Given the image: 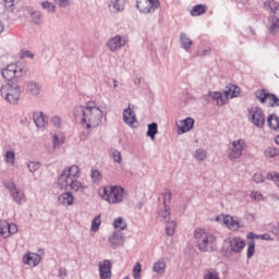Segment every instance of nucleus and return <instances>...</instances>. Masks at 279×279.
I'll list each match as a JSON object with an SVG mask.
<instances>
[{"mask_svg": "<svg viewBox=\"0 0 279 279\" xmlns=\"http://www.w3.org/2000/svg\"><path fill=\"white\" fill-rule=\"evenodd\" d=\"M194 243L199 252H213L215 246V235L206 233L204 229L194 231Z\"/></svg>", "mask_w": 279, "mask_h": 279, "instance_id": "f257e3e1", "label": "nucleus"}, {"mask_svg": "<svg viewBox=\"0 0 279 279\" xmlns=\"http://www.w3.org/2000/svg\"><path fill=\"white\" fill-rule=\"evenodd\" d=\"M123 193H125V190L119 185H105L99 195L109 204H121L123 202Z\"/></svg>", "mask_w": 279, "mask_h": 279, "instance_id": "f03ea898", "label": "nucleus"}, {"mask_svg": "<svg viewBox=\"0 0 279 279\" xmlns=\"http://www.w3.org/2000/svg\"><path fill=\"white\" fill-rule=\"evenodd\" d=\"M101 119H104V111H101V109H86L85 118H83V123H85L86 130H90V128H97L98 125H100Z\"/></svg>", "mask_w": 279, "mask_h": 279, "instance_id": "7ed1b4c3", "label": "nucleus"}, {"mask_svg": "<svg viewBox=\"0 0 279 279\" xmlns=\"http://www.w3.org/2000/svg\"><path fill=\"white\" fill-rule=\"evenodd\" d=\"M1 73H2V77L7 80L9 84H12V82H16L19 77H23V75H25L27 71L12 63V64H9L7 68L2 69Z\"/></svg>", "mask_w": 279, "mask_h": 279, "instance_id": "20e7f679", "label": "nucleus"}, {"mask_svg": "<svg viewBox=\"0 0 279 279\" xmlns=\"http://www.w3.org/2000/svg\"><path fill=\"white\" fill-rule=\"evenodd\" d=\"M248 114L251 117V123L255 125V128H265V111H263V108L256 106V107H251L248 109Z\"/></svg>", "mask_w": 279, "mask_h": 279, "instance_id": "39448f33", "label": "nucleus"}, {"mask_svg": "<svg viewBox=\"0 0 279 279\" xmlns=\"http://www.w3.org/2000/svg\"><path fill=\"white\" fill-rule=\"evenodd\" d=\"M136 8L143 14H151L160 8V0H137Z\"/></svg>", "mask_w": 279, "mask_h": 279, "instance_id": "423d86ee", "label": "nucleus"}, {"mask_svg": "<svg viewBox=\"0 0 279 279\" xmlns=\"http://www.w3.org/2000/svg\"><path fill=\"white\" fill-rule=\"evenodd\" d=\"M256 99L260 100V104H266L267 99H270L269 107L270 108H278L279 107V98L276 94H271L267 92V89H258L255 92Z\"/></svg>", "mask_w": 279, "mask_h": 279, "instance_id": "0eeeda50", "label": "nucleus"}, {"mask_svg": "<svg viewBox=\"0 0 279 279\" xmlns=\"http://www.w3.org/2000/svg\"><path fill=\"white\" fill-rule=\"evenodd\" d=\"M5 187L9 190L10 195L15 204L21 205L25 202V192L16 186L14 182H7Z\"/></svg>", "mask_w": 279, "mask_h": 279, "instance_id": "6e6552de", "label": "nucleus"}, {"mask_svg": "<svg viewBox=\"0 0 279 279\" xmlns=\"http://www.w3.org/2000/svg\"><path fill=\"white\" fill-rule=\"evenodd\" d=\"M80 178V167L71 166L62 170L59 174L58 182H64V180H77Z\"/></svg>", "mask_w": 279, "mask_h": 279, "instance_id": "1a4fd4ad", "label": "nucleus"}, {"mask_svg": "<svg viewBox=\"0 0 279 279\" xmlns=\"http://www.w3.org/2000/svg\"><path fill=\"white\" fill-rule=\"evenodd\" d=\"M128 45V37L116 35L114 37L110 38L106 46L111 50L112 52L119 51L122 47H125Z\"/></svg>", "mask_w": 279, "mask_h": 279, "instance_id": "9d476101", "label": "nucleus"}, {"mask_svg": "<svg viewBox=\"0 0 279 279\" xmlns=\"http://www.w3.org/2000/svg\"><path fill=\"white\" fill-rule=\"evenodd\" d=\"M98 271L100 279H112V262L110 259L99 262Z\"/></svg>", "mask_w": 279, "mask_h": 279, "instance_id": "9b49d317", "label": "nucleus"}, {"mask_svg": "<svg viewBox=\"0 0 279 279\" xmlns=\"http://www.w3.org/2000/svg\"><path fill=\"white\" fill-rule=\"evenodd\" d=\"M205 99L211 101L214 106H226L228 104V96L221 92H209Z\"/></svg>", "mask_w": 279, "mask_h": 279, "instance_id": "f8f14e48", "label": "nucleus"}, {"mask_svg": "<svg viewBox=\"0 0 279 279\" xmlns=\"http://www.w3.org/2000/svg\"><path fill=\"white\" fill-rule=\"evenodd\" d=\"M62 189H70L71 191H81L84 192L86 186L82 185V182L77 181V179H68L63 182H58Z\"/></svg>", "mask_w": 279, "mask_h": 279, "instance_id": "ddd939ff", "label": "nucleus"}, {"mask_svg": "<svg viewBox=\"0 0 279 279\" xmlns=\"http://www.w3.org/2000/svg\"><path fill=\"white\" fill-rule=\"evenodd\" d=\"M243 140H238L232 143V148L229 151L230 160H239L240 156H243Z\"/></svg>", "mask_w": 279, "mask_h": 279, "instance_id": "4468645a", "label": "nucleus"}, {"mask_svg": "<svg viewBox=\"0 0 279 279\" xmlns=\"http://www.w3.org/2000/svg\"><path fill=\"white\" fill-rule=\"evenodd\" d=\"M229 250L232 254H241L245 250V241L235 236L229 241Z\"/></svg>", "mask_w": 279, "mask_h": 279, "instance_id": "2eb2a0df", "label": "nucleus"}, {"mask_svg": "<svg viewBox=\"0 0 279 279\" xmlns=\"http://www.w3.org/2000/svg\"><path fill=\"white\" fill-rule=\"evenodd\" d=\"M40 260H43V257L38 253H28L23 256L24 265H29L31 267H37V265H40Z\"/></svg>", "mask_w": 279, "mask_h": 279, "instance_id": "dca6fc26", "label": "nucleus"}, {"mask_svg": "<svg viewBox=\"0 0 279 279\" xmlns=\"http://www.w3.org/2000/svg\"><path fill=\"white\" fill-rule=\"evenodd\" d=\"M16 93L17 95H21V86H19L16 82L8 83L7 86L1 87L0 89L1 97L4 95H14Z\"/></svg>", "mask_w": 279, "mask_h": 279, "instance_id": "f3484780", "label": "nucleus"}, {"mask_svg": "<svg viewBox=\"0 0 279 279\" xmlns=\"http://www.w3.org/2000/svg\"><path fill=\"white\" fill-rule=\"evenodd\" d=\"M123 121L130 128H134V123H136V113L132 108H130V106L123 110Z\"/></svg>", "mask_w": 279, "mask_h": 279, "instance_id": "a211bd4d", "label": "nucleus"}, {"mask_svg": "<svg viewBox=\"0 0 279 279\" xmlns=\"http://www.w3.org/2000/svg\"><path fill=\"white\" fill-rule=\"evenodd\" d=\"M268 33L270 36L279 34V17L278 15H270L268 19Z\"/></svg>", "mask_w": 279, "mask_h": 279, "instance_id": "6ab92c4d", "label": "nucleus"}, {"mask_svg": "<svg viewBox=\"0 0 279 279\" xmlns=\"http://www.w3.org/2000/svg\"><path fill=\"white\" fill-rule=\"evenodd\" d=\"M58 202L62 206H73V202H75V196H73V193L71 192H65L59 195Z\"/></svg>", "mask_w": 279, "mask_h": 279, "instance_id": "aec40b11", "label": "nucleus"}, {"mask_svg": "<svg viewBox=\"0 0 279 279\" xmlns=\"http://www.w3.org/2000/svg\"><path fill=\"white\" fill-rule=\"evenodd\" d=\"M179 130L181 134H186V132H191L193 130V125H195V120L193 118H186L180 122Z\"/></svg>", "mask_w": 279, "mask_h": 279, "instance_id": "412c9836", "label": "nucleus"}, {"mask_svg": "<svg viewBox=\"0 0 279 279\" xmlns=\"http://www.w3.org/2000/svg\"><path fill=\"white\" fill-rule=\"evenodd\" d=\"M123 241V235L119 232H114L112 235L108 238V243L112 250H117L119 245H121Z\"/></svg>", "mask_w": 279, "mask_h": 279, "instance_id": "4be33fe9", "label": "nucleus"}, {"mask_svg": "<svg viewBox=\"0 0 279 279\" xmlns=\"http://www.w3.org/2000/svg\"><path fill=\"white\" fill-rule=\"evenodd\" d=\"M158 219L162 223H169L171 221V207L169 205H163V210L159 213Z\"/></svg>", "mask_w": 279, "mask_h": 279, "instance_id": "5701e85b", "label": "nucleus"}, {"mask_svg": "<svg viewBox=\"0 0 279 279\" xmlns=\"http://www.w3.org/2000/svg\"><path fill=\"white\" fill-rule=\"evenodd\" d=\"M33 121L36 128H45L47 123V117L43 112H34L33 113Z\"/></svg>", "mask_w": 279, "mask_h": 279, "instance_id": "b1692460", "label": "nucleus"}, {"mask_svg": "<svg viewBox=\"0 0 279 279\" xmlns=\"http://www.w3.org/2000/svg\"><path fill=\"white\" fill-rule=\"evenodd\" d=\"M267 123L270 128V130H274L275 132H279V117L276 113H271L267 118Z\"/></svg>", "mask_w": 279, "mask_h": 279, "instance_id": "393cba45", "label": "nucleus"}, {"mask_svg": "<svg viewBox=\"0 0 279 279\" xmlns=\"http://www.w3.org/2000/svg\"><path fill=\"white\" fill-rule=\"evenodd\" d=\"M180 45H181L182 49H185V51H189V49H191V47H193V40H191V38H189L186 33H181Z\"/></svg>", "mask_w": 279, "mask_h": 279, "instance_id": "a878e982", "label": "nucleus"}, {"mask_svg": "<svg viewBox=\"0 0 279 279\" xmlns=\"http://www.w3.org/2000/svg\"><path fill=\"white\" fill-rule=\"evenodd\" d=\"M241 88L236 85H231L228 89L225 90V96L227 99H234L238 95H240Z\"/></svg>", "mask_w": 279, "mask_h": 279, "instance_id": "bb28decb", "label": "nucleus"}, {"mask_svg": "<svg viewBox=\"0 0 279 279\" xmlns=\"http://www.w3.org/2000/svg\"><path fill=\"white\" fill-rule=\"evenodd\" d=\"M206 10L208 8L204 4H196L190 11L191 16H202V14H206Z\"/></svg>", "mask_w": 279, "mask_h": 279, "instance_id": "cd10ccee", "label": "nucleus"}, {"mask_svg": "<svg viewBox=\"0 0 279 279\" xmlns=\"http://www.w3.org/2000/svg\"><path fill=\"white\" fill-rule=\"evenodd\" d=\"M148 130L146 132V136H148L151 141H156V134H158V123L153 122L147 125Z\"/></svg>", "mask_w": 279, "mask_h": 279, "instance_id": "c85d7f7f", "label": "nucleus"}, {"mask_svg": "<svg viewBox=\"0 0 279 279\" xmlns=\"http://www.w3.org/2000/svg\"><path fill=\"white\" fill-rule=\"evenodd\" d=\"M264 8L266 10H270L276 16V14H278L279 12V2H276V0H268L264 3Z\"/></svg>", "mask_w": 279, "mask_h": 279, "instance_id": "c756f323", "label": "nucleus"}, {"mask_svg": "<svg viewBox=\"0 0 279 279\" xmlns=\"http://www.w3.org/2000/svg\"><path fill=\"white\" fill-rule=\"evenodd\" d=\"M0 235L3 236V239L10 236V222L0 220Z\"/></svg>", "mask_w": 279, "mask_h": 279, "instance_id": "7c9ffc66", "label": "nucleus"}, {"mask_svg": "<svg viewBox=\"0 0 279 279\" xmlns=\"http://www.w3.org/2000/svg\"><path fill=\"white\" fill-rule=\"evenodd\" d=\"M166 270L167 263L165 262V259L156 262L153 266V271H155V274H165Z\"/></svg>", "mask_w": 279, "mask_h": 279, "instance_id": "2f4dec72", "label": "nucleus"}, {"mask_svg": "<svg viewBox=\"0 0 279 279\" xmlns=\"http://www.w3.org/2000/svg\"><path fill=\"white\" fill-rule=\"evenodd\" d=\"M2 97L5 99V101H8V104L16 106V104H19V99H21V94H4Z\"/></svg>", "mask_w": 279, "mask_h": 279, "instance_id": "473e14b6", "label": "nucleus"}, {"mask_svg": "<svg viewBox=\"0 0 279 279\" xmlns=\"http://www.w3.org/2000/svg\"><path fill=\"white\" fill-rule=\"evenodd\" d=\"M73 116L75 119H81V121H83V119L86 117V108L84 106H76L73 109Z\"/></svg>", "mask_w": 279, "mask_h": 279, "instance_id": "72a5a7b5", "label": "nucleus"}, {"mask_svg": "<svg viewBox=\"0 0 279 279\" xmlns=\"http://www.w3.org/2000/svg\"><path fill=\"white\" fill-rule=\"evenodd\" d=\"M27 90L31 95H40V84L33 81L27 84Z\"/></svg>", "mask_w": 279, "mask_h": 279, "instance_id": "f704fd0d", "label": "nucleus"}, {"mask_svg": "<svg viewBox=\"0 0 279 279\" xmlns=\"http://www.w3.org/2000/svg\"><path fill=\"white\" fill-rule=\"evenodd\" d=\"M166 234L168 236H173V234H175V229L178 228V223L174 220H169L168 222H166Z\"/></svg>", "mask_w": 279, "mask_h": 279, "instance_id": "c9c22d12", "label": "nucleus"}, {"mask_svg": "<svg viewBox=\"0 0 279 279\" xmlns=\"http://www.w3.org/2000/svg\"><path fill=\"white\" fill-rule=\"evenodd\" d=\"M208 153L204 148H198L194 153V158L198 162H204V160L207 158Z\"/></svg>", "mask_w": 279, "mask_h": 279, "instance_id": "e433bc0d", "label": "nucleus"}, {"mask_svg": "<svg viewBox=\"0 0 279 279\" xmlns=\"http://www.w3.org/2000/svg\"><path fill=\"white\" fill-rule=\"evenodd\" d=\"M31 19L35 25L43 24V13H40V11L31 12Z\"/></svg>", "mask_w": 279, "mask_h": 279, "instance_id": "4c0bfd02", "label": "nucleus"}, {"mask_svg": "<svg viewBox=\"0 0 279 279\" xmlns=\"http://www.w3.org/2000/svg\"><path fill=\"white\" fill-rule=\"evenodd\" d=\"M256 254V242L254 240L248 241L247 243V252H246V258H252Z\"/></svg>", "mask_w": 279, "mask_h": 279, "instance_id": "58836bf2", "label": "nucleus"}, {"mask_svg": "<svg viewBox=\"0 0 279 279\" xmlns=\"http://www.w3.org/2000/svg\"><path fill=\"white\" fill-rule=\"evenodd\" d=\"M113 228L116 230H125V228H128V223L123 221L122 217H119L113 221Z\"/></svg>", "mask_w": 279, "mask_h": 279, "instance_id": "ea45409f", "label": "nucleus"}, {"mask_svg": "<svg viewBox=\"0 0 279 279\" xmlns=\"http://www.w3.org/2000/svg\"><path fill=\"white\" fill-rule=\"evenodd\" d=\"M90 178H92V182L94 184H99V182H101V172L99 170H92L90 171Z\"/></svg>", "mask_w": 279, "mask_h": 279, "instance_id": "a19ab883", "label": "nucleus"}, {"mask_svg": "<svg viewBox=\"0 0 279 279\" xmlns=\"http://www.w3.org/2000/svg\"><path fill=\"white\" fill-rule=\"evenodd\" d=\"M52 143H53L54 149L62 147V145H64V136H58L54 134L52 137Z\"/></svg>", "mask_w": 279, "mask_h": 279, "instance_id": "79ce46f5", "label": "nucleus"}, {"mask_svg": "<svg viewBox=\"0 0 279 279\" xmlns=\"http://www.w3.org/2000/svg\"><path fill=\"white\" fill-rule=\"evenodd\" d=\"M100 226H101V216L98 215L92 221V227H90L92 232H97Z\"/></svg>", "mask_w": 279, "mask_h": 279, "instance_id": "37998d69", "label": "nucleus"}, {"mask_svg": "<svg viewBox=\"0 0 279 279\" xmlns=\"http://www.w3.org/2000/svg\"><path fill=\"white\" fill-rule=\"evenodd\" d=\"M4 158L8 165H14V160L16 159V154H14L13 150H7Z\"/></svg>", "mask_w": 279, "mask_h": 279, "instance_id": "c03bdc74", "label": "nucleus"}, {"mask_svg": "<svg viewBox=\"0 0 279 279\" xmlns=\"http://www.w3.org/2000/svg\"><path fill=\"white\" fill-rule=\"evenodd\" d=\"M113 9L116 12H123L125 10V0H116L113 2Z\"/></svg>", "mask_w": 279, "mask_h": 279, "instance_id": "a18cd8bd", "label": "nucleus"}, {"mask_svg": "<svg viewBox=\"0 0 279 279\" xmlns=\"http://www.w3.org/2000/svg\"><path fill=\"white\" fill-rule=\"evenodd\" d=\"M142 271H143V267L141 266V263H136L134 268H133V278L134 279H140Z\"/></svg>", "mask_w": 279, "mask_h": 279, "instance_id": "49530a36", "label": "nucleus"}, {"mask_svg": "<svg viewBox=\"0 0 279 279\" xmlns=\"http://www.w3.org/2000/svg\"><path fill=\"white\" fill-rule=\"evenodd\" d=\"M27 169L31 171V173H34L40 169V162L38 161H29L27 163Z\"/></svg>", "mask_w": 279, "mask_h": 279, "instance_id": "de8ad7c7", "label": "nucleus"}, {"mask_svg": "<svg viewBox=\"0 0 279 279\" xmlns=\"http://www.w3.org/2000/svg\"><path fill=\"white\" fill-rule=\"evenodd\" d=\"M41 8H44V10H48V12H51L52 14L56 12V5L49 1L41 2Z\"/></svg>", "mask_w": 279, "mask_h": 279, "instance_id": "09e8293b", "label": "nucleus"}, {"mask_svg": "<svg viewBox=\"0 0 279 279\" xmlns=\"http://www.w3.org/2000/svg\"><path fill=\"white\" fill-rule=\"evenodd\" d=\"M163 197V206L168 204H171V199L173 197V193H171V190H167L166 193L161 194Z\"/></svg>", "mask_w": 279, "mask_h": 279, "instance_id": "8fccbe9b", "label": "nucleus"}, {"mask_svg": "<svg viewBox=\"0 0 279 279\" xmlns=\"http://www.w3.org/2000/svg\"><path fill=\"white\" fill-rule=\"evenodd\" d=\"M50 123H51V125H53V128H61L62 119H60V117H58V116H54L51 118Z\"/></svg>", "mask_w": 279, "mask_h": 279, "instance_id": "3c124183", "label": "nucleus"}, {"mask_svg": "<svg viewBox=\"0 0 279 279\" xmlns=\"http://www.w3.org/2000/svg\"><path fill=\"white\" fill-rule=\"evenodd\" d=\"M268 180H272L277 186H279V173L278 172H270L267 175Z\"/></svg>", "mask_w": 279, "mask_h": 279, "instance_id": "603ef678", "label": "nucleus"}, {"mask_svg": "<svg viewBox=\"0 0 279 279\" xmlns=\"http://www.w3.org/2000/svg\"><path fill=\"white\" fill-rule=\"evenodd\" d=\"M204 279H220L219 272L217 270L208 271L207 274L204 275Z\"/></svg>", "mask_w": 279, "mask_h": 279, "instance_id": "864d4df0", "label": "nucleus"}, {"mask_svg": "<svg viewBox=\"0 0 279 279\" xmlns=\"http://www.w3.org/2000/svg\"><path fill=\"white\" fill-rule=\"evenodd\" d=\"M112 158L114 162H118L119 165H121V161H122L121 151H119L118 149H112Z\"/></svg>", "mask_w": 279, "mask_h": 279, "instance_id": "5fc2aeb1", "label": "nucleus"}, {"mask_svg": "<svg viewBox=\"0 0 279 279\" xmlns=\"http://www.w3.org/2000/svg\"><path fill=\"white\" fill-rule=\"evenodd\" d=\"M230 230H239V228H243V226H241V222H239V220L234 219V217H232V221L230 225Z\"/></svg>", "mask_w": 279, "mask_h": 279, "instance_id": "6e6d98bb", "label": "nucleus"}, {"mask_svg": "<svg viewBox=\"0 0 279 279\" xmlns=\"http://www.w3.org/2000/svg\"><path fill=\"white\" fill-rule=\"evenodd\" d=\"M197 56L204 58V56H210V47H205L204 49H199L197 51Z\"/></svg>", "mask_w": 279, "mask_h": 279, "instance_id": "4d7b16f0", "label": "nucleus"}, {"mask_svg": "<svg viewBox=\"0 0 279 279\" xmlns=\"http://www.w3.org/2000/svg\"><path fill=\"white\" fill-rule=\"evenodd\" d=\"M16 232H19L16 223H9V236H11V234H16Z\"/></svg>", "mask_w": 279, "mask_h": 279, "instance_id": "13d9d810", "label": "nucleus"}, {"mask_svg": "<svg viewBox=\"0 0 279 279\" xmlns=\"http://www.w3.org/2000/svg\"><path fill=\"white\" fill-rule=\"evenodd\" d=\"M253 182H256V184H260V182H264L263 174L255 173L253 175Z\"/></svg>", "mask_w": 279, "mask_h": 279, "instance_id": "bf43d9fd", "label": "nucleus"}, {"mask_svg": "<svg viewBox=\"0 0 279 279\" xmlns=\"http://www.w3.org/2000/svg\"><path fill=\"white\" fill-rule=\"evenodd\" d=\"M223 223L225 226H227L228 228H230V225L232 223V216H226L223 218Z\"/></svg>", "mask_w": 279, "mask_h": 279, "instance_id": "052dcab7", "label": "nucleus"}, {"mask_svg": "<svg viewBox=\"0 0 279 279\" xmlns=\"http://www.w3.org/2000/svg\"><path fill=\"white\" fill-rule=\"evenodd\" d=\"M54 1H57L60 8H66V5H69V0H54Z\"/></svg>", "mask_w": 279, "mask_h": 279, "instance_id": "680f3d73", "label": "nucleus"}, {"mask_svg": "<svg viewBox=\"0 0 279 279\" xmlns=\"http://www.w3.org/2000/svg\"><path fill=\"white\" fill-rule=\"evenodd\" d=\"M257 239H262V241H274L269 234H260L257 236Z\"/></svg>", "mask_w": 279, "mask_h": 279, "instance_id": "e2e57ef3", "label": "nucleus"}, {"mask_svg": "<svg viewBox=\"0 0 279 279\" xmlns=\"http://www.w3.org/2000/svg\"><path fill=\"white\" fill-rule=\"evenodd\" d=\"M93 108H99L95 105V101H89L87 102L86 107H85V110H90Z\"/></svg>", "mask_w": 279, "mask_h": 279, "instance_id": "0e129e2a", "label": "nucleus"}, {"mask_svg": "<svg viewBox=\"0 0 279 279\" xmlns=\"http://www.w3.org/2000/svg\"><path fill=\"white\" fill-rule=\"evenodd\" d=\"M34 53L29 50H26L25 52H23V58H31L34 59Z\"/></svg>", "mask_w": 279, "mask_h": 279, "instance_id": "69168bd1", "label": "nucleus"}, {"mask_svg": "<svg viewBox=\"0 0 279 279\" xmlns=\"http://www.w3.org/2000/svg\"><path fill=\"white\" fill-rule=\"evenodd\" d=\"M254 199H257V202H260V199H263V194H260L259 192H255L253 194Z\"/></svg>", "mask_w": 279, "mask_h": 279, "instance_id": "338daca9", "label": "nucleus"}, {"mask_svg": "<svg viewBox=\"0 0 279 279\" xmlns=\"http://www.w3.org/2000/svg\"><path fill=\"white\" fill-rule=\"evenodd\" d=\"M5 8H13L14 7V0H4Z\"/></svg>", "mask_w": 279, "mask_h": 279, "instance_id": "774afa93", "label": "nucleus"}]
</instances>
